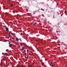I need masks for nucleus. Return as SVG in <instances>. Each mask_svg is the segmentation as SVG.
Listing matches in <instances>:
<instances>
[{
	"label": "nucleus",
	"mask_w": 67,
	"mask_h": 67,
	"mask_svg": "<svg viewBox=\"0 0 67 67\" xmlns=\"http://www.w3.org/2000/svg\"><path fill=\"white\" fill-rule=\"evenodd\" d=\"M22 49H21V51H23L24 49V48H23V47H22Z\"/></svg>",
	"instance_id": "1"
},
{
	"label": "nucleus",
	"mask_w": 67,
	"mask_h": 67,
	"mask_svg": "<svg viewBox=\"0 0 67 67\" xmlns=\"http://www.w3.org/2000/svg\"><path fill=\"white\" fill-rule=\"evenodd\" d=\"M6 31H9V28H7Z\"/></svg>",
	"instance_id": "2"
},
{
	"label": "nucleus",
	"mask_w": 67,
	"mask_h": 67,
	"mask_svg": "<svg viewBox=\"0 0 67 67\" xmlns=\"http://www.w3.org/2000/svg\"><path fill=\"white\" fill-rule=\"evenodd\" d=\"M9 44L10 46H12V44H10V42L9 43Z\"/></svg>",
	"instance_id": "3"
},
{
	"label": "nucleus",
	"mask_w": 67,
	"mask_h": 67,
	"mask_svg": "<svg viewBox=\"0 0 67 67\" xmlns=\"http://www.w3.org/2000/svg\"><path fill=\"white\" fill-rule=\"evenodd\" d=\"M29 67H34V66H32V65H30L29 66Z\"/></svg>",
	"instance_id": "4"
},
{
	"label": "nucleus",
	"mask_w": 67,
	"mask_h": 67,
	"mask_svg": "<svg viewBox=\"0 0 67 67\" xmlns=\"http://www.w3.org/2000/svg\"><path fill=\"white\" fill-rule=\"evenodd\" d=\"M20 45H21V46H22V44H23V43H22V42H20Z\"/></svg>",
	"instance_id": "5"
},
{
	"label": "nucleus",
	"mask_w": 67,
	"mask_h": 67,
	"mask_svg": "<svg viewBox=\"0 0 67 67\" xmlns=\"http://www.w3.org/2000/svg\"><path fill=\"white\" fill-rule=\"evenodd\" d=\"M10 34H11V33H10V32H9V36H11V35H10Z\"/></svg>",
	"instance_id": "6"
},
{
	"label": "nucleus",
	"mask_w": 67,
	"mask_h": 67,
	"mask_svg": "<svg viewBox=\"0 0 67 67\" xmlns=\"http://www.w3.org/2000/svg\"><path fill=\"white\" fill-rule=\"evenodd\" d=\"M35 23H34V25H35V24H36V22H35Z\"/></svg>",
	"instance_id": "7"
},
{
	"label": "nucleus",
	"mask_w": 67,
	"mask_h": 67,
	"mask_svg": "<svg viewBox=\"0 0 67 67\" xmlns=\"http://www.w3.org/2000/svg\"><path fill=\"white\" fill-rule=\"evenodd\" d=\"M7 54H8V53L5 52L4 53V55H7Z\"/></svg>",
	"instance_id": "8"
},
{
	"label": "nucleus",
	"mask_w": 67,
	"mask_h": 67,
	"mask_svg": "<svg viewBox=\"0 0 67 67\" xmlns=\"http://www.w3.org/2000/svg\"><path fill=\"white\" fill-rule=\"evenodd\" d=\"M15 67H21V66L18 65H17L16 66H15Z\"/></svg>",
	"instance_id": "9"
},
{
	"label": "nucleus",
	"mask_w": 67,
	"mask_h": 67,
	"mask_svg": "<svg viewBox=\"0 0 67 67\" xmlns=\"http://www.w3.org/2000/svg\"><path fill=\"white\" fill-rule=\"evenodd\" d=\"M44 63H43L42 64H41L42 65H44Z\"/></svg>",
	"instance_id": "10"
},
{
	"label": "nucleus",
	"mask_w": 67,
	"mask_h": 67,
	"mask_svg": "<svg viewBox=\"0 0 67 67\" xmlns=\"http://www.w3.org/2000/svg\"><path fill=\"white\" fill-rule=\"evenodd\" d=\"M16 40L17 41H18L19 40V39H18V38H16Z\"/></svg>",
	"instance_id": "11"
},
{
	"label": "nucleus",
	"mask_w": 67,
	"mask_h": 67,
	"mask_svg": "<svg viewBox=\"0 0 67 67\" xmlns=\"http://www.w3.org/2000/svg\"><path fill=\"white\" fill-rule=\"evenodd\" d=\"M10 41H11V42H13V40H10Z\"/></svg>",
	"instance_id": "12"
},
{
	"label": "nucleus",
	"mask_w": 67,
	"mask_h": 67,
	"mask_svg": "<svg viewBox=\"0 0 67 67\" xmlns=\"http://www.w3.org/2000/svg\"><path fill=\"white\" fill-rule=\"evenodd\" d=\"M41 10H42V11H44V9H41Z\"/></svg>",
	"instance_id": "13"
},
{
	"label": "nucleus",
	"mask_w": 67,
	"mask_h": 67,
	"mask_svg": "<svg viewBox=\"0 0 67 67\" xmlns=\"http://www.w3.org/2000/svg\"><path fill=\"white\" fill-rule=\"evenodd\" d=\"M19 39L20 40V41L21 42L22 41V40H21V39L20 38V39Z\"/></svg>",
	"instance_id": "14"
},
{
	"label": "nucleus",
	"mask_w": 67,
	"mask_h": 67,
	"mask_svg": "<svg viewBox=\"0 0 67 67\" xmlns=\"http://www.w3.org/2000/svg\"><path fill=\"white\" fill-rule=\"evenodd\" d=\"M13 4H12V5H11V7H13Z\"/></svg>",
	"instance_id": "15"
},
{
	"label": "nucleus",
	"mask_w": 67,
	"mask_h": 67,
	"mask_svg": "<svg viewBox=\"0 0 67 67\" xmlns=\"http://www.w3.org/2000/svg\"><path fill=\"white\" fill-rule=\"evenodd\" d=\"M27 52H29V50H28V49L27 50Z\"/></svg>",
	"instance_id": "16"
},
{
	"label": "nucleus",
	"mask_w": 67,
	"mask_h": 67,
	"mask_svg": "<svg viewBox=\"0 0 67 67\" xmlns=\"http://www.w3.org/2000/svg\"><path fill=\"white\" fill-rule=\"evenodd\" d=\"M27 58H29V56H28V55H27Z\"/></svg>",
	"instance_id": "17"
},
{
	"label": "nucleus",
	"mask_w": 67,
	"mask_h": 67,
	"mask_svg": "<svg viewBox=\"0 0 67 67\" xmlns=\"http://www.w3.org/2000/svg\"><path fill=\"white\" fill-rule=\"evenodd\" d=\"M9 1H12V0H9Z\"/></svg>",
	"instance_id": "18"
},
{
	"label": "nucleus",
	"mask_w": 67,
	"mask_h": 67,
	"mask_svg": "<svg viewBox=\"0 0 67 67\" xmlns=\"http://www.w3.org/2000/svg\"><path fill=\"white\" fill-rule=\"evenodd\" d=\"M25 55H26V53H25Z\"/></svg>",
	"instance_id": "19"
},
{
	"label": "nucleus",
	"mask_w": 67,
	"mask_h": 67,
	"mask_svg": "<svg viewBox=\"0 0 67 67\" xmlns=\"http://www.w3.org/2000/svg\"><path fill=\"white\" fill-rule=\"evenodd\" d=\"M8 51H9V50H8V49H7V50Z\"/></svg>",
	"instance_id": "20"
},
{
	"label": "nucleus",
	"mask_w": 67,
	"mask_h": 67,
	"mask_svg": "<svg viewBox=\"0 0 67 67\" xmlns=\"http://www.w3.org/2000/svg\"><path fill=\"white\" fill-rule=\"evenodd\" d=\"M51 66L52 67V66L51 65Z\"/></svg>",
	"instance_id": "21"
}]
</instances>
